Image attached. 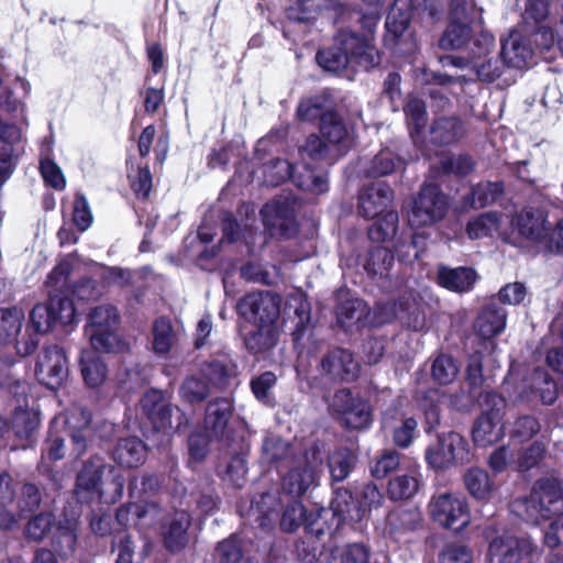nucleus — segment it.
<instances>
[{"label": "nucleus", "mask_w": 563, "mask_h": 563, "mask_svg": "<svg viewBox=\"0 0 563 563\" xmlns=\"http://www.w3.org/2000/svg\"><path fill=\"white\" fill-rule=\"evenodd\" d=\"M335 24L339 31L332 47L319 51L318 64L325 70L338 73L349 65H357L366 70L377 66L380 56L372 44L379 16L375 13L363 14L350 10L339 2L332 3Z\"/></svg>", "instance_id": "obj_1"}, {"label": "nucleus", "mask_w": 563, "mask_h": 563, "mask_svg": "<svg viewBox=\"0 0 563 563\" xmlns=\"http://www.w3.org/2000/svg\"><path fill=\"white\" fill-rule=\"evenodd\" d=\"M512 511L534 525L559 516L544 532L543 541L551 549L563 544V484L560 479L545 477L537 481L529 496L512 503Z\"/></svg>", "instance_id": "obj_2"}, {"label": "nucleus", "mask_w": 563, "mask_h": 563, "mask_svg": "<svg viewBox=\"0 0 563 563\" xmlns=\"http://www.w3.org/2000/svg\"><path fill=\"white\" fill-rule=\"evenodd\" d=\"M328 514L329 510L324 508H318L307 514L298 499L284 500L278 490H269L253 497L247 516L263 531H271L279 519L283 531L294 532L303 522L306 528L310 521H314L316 527L322 526L320 519Z\"/></svg>", "instance_id": "obj_3"}, {"label": "nucleus", "mask_w": 563, "mask_h": 563, "mask_svg": "<svg viewBox=\"0 0 563 563\" xmlns=\"http://www.w3.org/2000/svg\"><path fill=\"white\" fill-rule=\"evenodd\" d=\"M47 299L36 303L29 314V327L37 333H47L63 320L70 308V254L62 255L43 284Z\"/></svg>", "instance_id": "obj_4"}, {"label": "nucleus", "mask_w": 563, "mask_h": 563, "mask_svg": "<svg viewBox=\"0 0 563 563\" xmlns=\"http://www.w3.org/2000/svg\"><path fill=\"white\" fill-rule=\"evenodd\" d=\"M327 451L324 444L314 442L303 454L292 457L283 476L282 489L289 498L297 499L319 484Z\"/></svg>", "instance_id": "obj_5"}, {"label": "nucleus", "mask_w": 563, "mask_h": 563, "mask_svg": "<svg viewBox=\"0 0 563 563\" xmlns=\"http://www.w3.org/2000/svg\"><path fill=\"white\" fill-rule=\"evenodd\" d=\"M410 0H395L386 19L385 45L399 54H411L417 42L410 31Z\"/></svg>", "instance_id": "obj_6"}, {"label": "nucleus", "mask_w": 563, "mask_h": 563, "mask_svg": "<svg viewBox=\"0 0 563 563\" xmlns=\"http://www.w3.org/2000/svg\"><path fill=\"white\" fill-rule=\"evenodd\" d=\"M449 209V199L434 184H424L412 200L408 221L411 227H430L441 221Z\"/></svg>", "instance_id": "obj_7"}, {"label": "nucleus", "mask_w": 563, "mask_h": 563, "mask_svg": "<svg viewBox=\"0 0 563 563\" xmlns=\"http://www.w3.org/2000/svg\"><path fill=\"white\" fill-rule=\"evenodd\" d=\"M330 410L350 429H368L373 422V409L369 401L346 388L335 391Z\"/></svg>", "instance_id": "obj_8"}, {"label": "nucleus", "mask_w": 563, "mask_h": 563, "mask_svg": "<svg viewBox=\"0 0 563 563\" xmlns=\"http://www.w3.org/2000/svg\"><path fill=\"white\" fill-rule=\"evenodd\" d=\"M399 319L406 327L415 331L424 325V317L420 314L416 297L412 292L402 295L397 301L377 302L371 310L369 327H379Z\"/></svg>", "instance_id": "obj_9"}, {"label": "nucleus", "mask_w": 563, "mask_h": 563, "mask_svg": "<svg viewBox=\"0 0 563 563\" xmlns=\"http://www.w3.org/2000/svg\"><path fill=\"white\" fill-rule=\"evenodd\" d=\"M280 296L272 291H254L238 302L239 313L254 325L277 324L280 316Z\"/></svg>", "instance_id": "obj_10"}, {"label": "nucleus", "mask_w": 563, "mask_h": 563, "mask_svg": "<svg viewBox=\"0 0 563 563\" xmlns=\"http://www.w3.org/2000/svg\"><path fill=\"white\" fill-rule=\"evenodd\" d=\"M429 511L440 526L454 531L464 529L471 518L466 499L451 493L433 496L429 503Z\"/></svg>", "instance_id": "obj_11"}, {"label": "nucleus", "mask_w": 563, "mask_h": 563, "mask_svg": "<svg viewBox=\"0 0 563 563\" xmlns=\"http://www.w3.org/2000/svg\"><path fill=\"white\" fill-rule=\"evenodd\" d=\"M427 463L435 470H444L468 461L467 441L457 432L438 435L437 442L426 450Z\"/></svg>", "instance_id": "obj_12"}, {"label": "nucleus", "mask_w": 563, "mask_h": 563, "mask_svg": "<svg viewBox=\"0 0 563 563\" xmlns=\"http://www.w3.org/2000/svg\"><path fill=\"white\" fill-rule=\"evenodd\" d=\"M65 454V438L51 427L41 450V460L37 464V470L42 476L49 481L55 490H59L63 487L68 475L66 467L58 468L56 466V463L62 461Z\"/></svg>", "instance_id": "obj_13"}, {"label": "nucleus", "mask_w": 563, "mask_h": 563, "mask_svg": "<svg viewBox=\"0 0 563 563\" xmlns=\"http://www.w3.org/2000/svg\"><path fill=\"white\" fill-rule=\"evenodd\" d=\"M261 216L272 235L288 239L297 232L294 202L288 198L265 203L261 209Z\"/></svg>", "instance_id": "obj_14"}, {"label": "nucleus", "mask_w": 563, "mask_h": 563, "mask_svg": "<svg viewBox=\"0 0 563 563\" xmlns=\"http://www.w3.org/2000/svg\"><path fill=\"white\" fill-rule=\"evenodd\" d=\"M66 352L57 344L45 345L37 356L35 374L47 379L46 385L54 388L59 386L68 375Z\"/></svg>", "instance_id": "obj_15"}, {"label": "nucleus", "mask_w": 563, "mask_h": 563, "mask_svg": "<svg viewBox=\"0 0 563 563\" xmlns=\"http://www.w3.org/2000/svg\"><path fill=\"white\" fill-rule=\"evenodd\" d=\"M418 422L412 417L402 418L397 408H388L383 412L382 428L385 431L393 432V441L400 449H407L411 445L416 433Z\"/></svg>", "instance_id": "obj_16"}, {"label": "nucleus", "mask_w": 563, "mask_h": 563, "mask_svg": "<svg viewBox=\"0 0 563 563\" xmlns=\"http://www.w3.org/2000/svg\"><path fill=\"white\" fill-rule=\"evenodd\" d=\"M531 550L532 543L529 539L504 534L490 541L488 554L499 563H519L522 555Z\"/></svg>", "instance_id": "obj_17"}, {"label": "nucleus", "mask_w": 563, "mask_h": 563, "mask_svg": "<svg viewBox=\"0 0 563 563\" xmlns=\"http://www.w3.org/2000/svg\"><path fill=\"white\" fill-rule=\"evenodd\" d=\"M394 191L385 183H375L364 187L358 196V211L369 219L380 214L393 201Z\"/></svg>", "instance_id": "obj_18"}, {"label": "nucleus", "mask_w": 563, "mask_h": 563, "mask_svg": "<svg viewBox=\"0 0 563 563\" xmlns=\"http://www.w3.org/2000/svg\"><path fill=\"white\" fill-rule=\"evenodd\" d=\"M500 55L505 65L521 69L532 63L533 49L520 32L511 31L508 37L501 41Z\"/></svg>", "instance_id": "obj_19"}, {"label": "nucleus", "mask_w": 563, "mask_h": 563, "mask_svg": "<svg viewBox=\"0 0 563 563\" xmlns=\"http://www.w3.org/2000/svg\"><path fill=\"white\" fill-rule=\"evenodd\" d=\"M321 368L332 379L349 382L357 377L360 366L351 352L344 349H334L322 358Z\"/></svg>", "instance_id": "obj_20"}, {"label": "nucleus", "mask_w": 563, "mask_h": 563, "mask_svg": "<svg viewBox=\"0 0 563 563\" xmlns=\"http://www.w3.org/2000/svg\"><path fill=\"white\" fill-rule=\"evenodd\" d=\"M511 225L531 242L543 243L548 238L545 216L540 210L523 209L512 218Z\"/></svg>", "instance_id": "obj_21"}, {"label": "nucleus", "mask_w": 563, "mask_h": 563, "mask_svg": "<svg viewBox=\"0 0 563 563\" xmlns=\"http://www.w3.org/2000/svg\"><path fill=\"white\" fill-rule=\"evenodd\" d=\"M320 132L330 144L336 147L340 155H344L354 144L353 132L347 129L342 118L335 112L322 115Z\"/></svg>", "instance_id": "obj_22"}, {"label": "nucleus", "mask_w": 563, "mask_h": 563, "mask_svg": "<svg viewBox=\"0 0 563 563\" xmlns=\"http://www.w3.org/2000/svg\"><path fill=\"white\" fill-rule=\"evenodd\" d=\"M371 309L360 298H351L342 302L336 309V319L346 331L360 330L369 325Z\"/></svg>", "instance_id": "obj_23"}, {"label": "nucleus", "mask_w": 563, "mask_h": 563, "mask_svg": "<svg viewBox=\"0 0 563 563\" xmlns=\"http://www.w3.org/2000/svg\"><path fill=\"white\" fill-rule=\"evenodd\" d=\"M504 435L501 413L483 412L476 420L472 437L477 446H488L497 442Z\"/></svg>", "instance_id": "obj_24"}, {"label": "nucleus", "mask_w": 563, "mask_h": 563, "mask_svg": "<svg viewBox=\"0 0 563 563\" xmlns=\"http://www.w3.org/2000/svg\"><path fill=\"white\" fill-rule=\"evenodd\" d=\"M112 455L113 460L122 467H139L146 461L147 446L137 437H129L118 442Z\"/></svg>", "instance_id": "obj_25"}, {"label": "nucleus", "mask_w": 563, "mask_h": 563, "mask_svg": "<svg viewBox=\"0 0 563 563\" xmlns=\"http://www.w3.org/2000/svg\"><path fill=\"white\" fill-rule=\"evenodd\" d=\"M290 444L277 435L265 437L262 444L261 462L275 465L279 473L289 464L292 457H297Z\"/></svg>", "instance_id": "obj_26"}, {"label": "nucleus", "mask_w": 563, "mask_h": 563, "mask_svg": "<svg viewBox=\"0 0 563 563\" xmlns=\"http://www.w3.org/2000/svg\"><path fill=\"white\" fill-rule=\"evenodd\" d=\"M152 350L158 357L166 358L180 341V334L176 331L169 319L158 318L152 328Z\"/></svg>", "instance_id": "obj_27"}, {"label": "nucleus", "mask_w": 563, "mask_h": 563, "mask_svg": "<svg viewBox=\"0 0 563 563\" xmlns=\"http://www.w3.org/2000/svg\"><path fill=\"white\" fill-rule=\"evenodd\" d=\"M101 479V465L87 463L77 475L76 489L73 494L80 503H90L101 498L99 483Z\"/></svg>", "instance_id": "obj_28"}, {"label": "nucleus", "mask_w": 563, "mask_h": 563, "mask_svg": "<svg viewBox=\"0 0 563 563\" xmlns=\"http://www.w3.org/2000/svg\"><path fill=\"white\" fill-rule=\"evenodd\" d=\"M507 312L496 305H486L475 321V330L483 339H492L498 335L506 327Z\"/></svg>", "instance_id": "obj_29"}, {"label": "nucleus", "mask_w": 563, "mask_h": 563, "mask_svg": "<svg viewBox=\"0 0 563 563\" xmlns=\"http://www.w3.org/2000/svg\"><path fill=\"white\" fill-rule=\"evenodd\" d=\"M464 135V124L455 117L438 118L430 128V141L440 146L454 144Z\"/></svg>", "instance_id": "obj_30"}, {"label": "nucleus", "mask_w": 563, "mask_h": 563, "mask_svg": "<svg viewBox=\"0 0 563 563\" xmlns=\"http://www.w3.org/2000/svg\"><path fill=\"white\" fill-rule=\"evenodd\" d=\"M298 188L314 195H320L329 189L327 173L314 169L306 163L296 164L291 180Z\"/></svg>", "instance_id": "obj_31"}, {"label": "nucleus", "mask_w": 563, "mask_h": 563, "mask_svg": "<svg viewBox=\"0 0 563 563\" xmlns=\"http://www.w3.org/2000/svg\"><path fill=\"white\" fill-rule=\"evenodd\" d=\"M323 534V525L316 527L314 521L308 523L305 538L295 545V553L301 563H317L319 561L323 551V543L319 539Z\"/></svg>", "instance_id": "obj_32"}, {"label": "nucleus", "mask_w": 563, "mask_h": 563, "mask_svg": "<svg viewBox=\"0 0 563 563\" xmlns=\"http://www.w3.org/2000/svg\"><path fill=\"white\" fill-rule=\"evenodd\" d=\"M404 161L394 151L386 147L380 150L363 165V172L366 177H384L402 168Z\"/></svg>", "instance_id": "obj_33"}, {"label": "nucleus", "mask_w": 563, "mask_h": 563, "mask_svg": "<svg viewBox=\"0 0 563 563\" xmlns=\"http://www.w3.org/2000/svg\"><path fill=\"white\" fill-rule=\"evenodd\" d=\"M476 272L468 267L449 268L445 266L439 267L438 280L439 284L455 292L468 291L473 288L476 280Z\"/></svg>", "instance_id": "obj_34"}, {"label": "nucleus", "mask_w": 563, "mask_h": 563, "mask_svg": "<svg viewBox=\"0 0 563 563\" xmlns=\"http://www.w3.org/2000/svg\"><path fill=\"white\" fill-rule=\"evenodd\" d=\"M231 412L232 406L228 398H218L208 404L205 427L212 437H223Z\"/></svg>", "instance_id": "obj_35"}, {"label": "nucleus", "mask_w": 563, "mask_h": 563, "mask_svg": "<svg viewBox=\"0 0 563 563\" xmlns=\"http://www.w3.org/2000/svg\"><path fill=\"white\" fill-rule=\"evenodd\" d=\"M278 324L255 325L244 339L247 351L252 354H263L272 350L278 341Z\"/></svg>", "instance_id": "obj_36"}, {"label": "nucleus", "mask_w": 563, "mask_h": 563, "mask_svg": "<svg viewBox=\"0 0 563 563\" xmlns=\"http://www.w3.org/2000/svg\"><path fill=\"white\" fill-rule=\"evenodd\" d=\"M190 526V516L181 510L176 511L164 532L165 547L172 551H180L188 542L187 529Z\"/></svg>", "instance_id": "obj_37"}, {"label": "nucleus", "mask_w": 563, "mask_h": 563, "mask_svg": "<svg viewBox=\"0 0 563 563\" xmlns=\"http://www.w3.org/2000/svg\"><path fill=\"white\" fill-rule=\"evenodd\" d=\"M79 363L84 382L88 387H98L106 380L107 365L97 351H84Z\"/></svg>", "instance_id": "obj_38"}, {"label": "nucleus", "mask_w": 563, "mask_h": 563, "mask_svg": "<svg viewBox=\"0 0 563 563\" xmlns=\"http://www.w3.org/2000/svg\"><path fill=\"white\" fill-rule=\"evenodd\" d=\"M287 308L294 310L295 313V329L292 332L294 341L297 343L303 336L310 323V303L305 294L299 290H294L288 295Z\"/></svg>", "instance_id": "obj_39"}, {"label": "nucleus", "mask_w": 563, "mask_h": 563, "mask_svg": "<svg viewBox=\"0 0 563 563\" xmlns=\"http://www.w3.org/2000/svg\"><path fill=\"white\" fill-rule=\"evenodd\" d=\"M504 192L501 181H485L472 187L471 192L464 198V205L471 208H484L495 202Z\"/></svg>", "instance_id": "obj_40"}, {"label": "nucleus", "mask_w": 563, "mask_h": 563, "mask_svg": "<svg viewBox=\"0 0 563 563\" xmlns=\"http://www.w3.org/2000/svg\"><path fill=\"white\" fill-rule=\"evenodd\" d=\"M24 321L22 309L16 307L0 308V345L16 341Z\"/></svg>", "instance_id": "obj_41"}, {"label": "nucleus", "mask_w": 563, "mask_h": 563, "mask_svg": "<svg viewBox=\"0 0 563 563\" xmlns=\"http://www.w3.org/2000/svg\"><path fill=\"white\" fill-rule=\"evenodd\" d=\"M442 397L443 394L438 388H428L427 390L418 389L416 391V400L426 416L427 432H430L431 429L440 423L439 404Z\"/></svg>", "instance_id": "obj_42"}, {"label": "nucleus", "mask_w": 563, "mask_h": 563, "mask_svg": "<svg viewBox=\"0 0 563 563\" xmlns=\"http://www.w3.org/2000/svg\"><path fill=\"white\" fill-rule=\"evenodd\" d=\"M219 467L224 482L236 488L245 485L247 467L245 453L242 450L232 452Z\"/></svg>", "instance_id": "obj_43"}, {"label": "nucleus", "mask_w": 563, "mask_h": 563, "mask_svg": "<svg viewBox=\"0 0 563 563\" xmlns=\"http://www.w3.org/2000/svg\"><path fill=\"white\" fill-rule=\"evenodd\" d=\"M330 506L332 515L339 517L340 520L362 519V508L357 506L352 493L345 488L334 490Z\"/></svg>", "instance_id": "obj_44"}, {"label": "nucleus", "mask_w": 563, "mask_h": 563, "mask_svg": "<svg viewBox=\"0 0 563 563\" xmlns=\"http://www.w3.org/2000/svg\"><path fill=\"white\" fill-rule=\"evenodd\" d=\"M394 264V254L385 246H374L364 264L365 271L379 279L387 278Z\"/></svg>", "instance_id": "obj_45"}, {"label": "nucleus", "mask_w": 563, "mask_h": 563, "mask_svg": "<svg viewBox=\"0 0 563 563\" xmlns=\"http://www.w3.org/2000/svg\"><path fill=\"white\" fill-rule=\"evenodd\" d=\"M464 484L470 495L478 500L488 499L493 492V482L488 473L479 467H472L465 473Z\"/></svg>", "instance_id": "obj_46"}, {"label": "nucleus", "mask_w": 563, "mask_h": 563, "mask_svg": "<svg viewBox=\"0 0 563 563\" xmlns=\"http://www.w3.org/2000/svg\"><path fill=\"white\" fill-rule=\"evenodd\" d=\"M531 394L539 397L543 405H552L558 397L556 383L544 369H534L530 379Z\"/></svg>", "instance_id": "obj_47"}, {"label": "nucleus", "mask_w": 563, "mask_h": 563, "mask_svg": "<svg viewBox=\"0 0 563 563\" xmlns=\"http://www.w3.org/2000/svg\"><path fill=\"white\" fill-rule=\"evenodd\" d=\"M422 516L418 509H400L388 515L387 523L391 533H405L417 530L421 525Z\"/></svg>", "instance_id": "obj_48"}, {"label": "nucleus", "mask_w": 563, "mask_h": 563, "mask_svg": "<svg viewBox=\"0 0 563 563\" xmlns=\"http://www.w3.org/2000/svg\"><path fill=\"white\" fill-rule=\"evenodd\" d=\"M325 457L329 459V471L335 482H343L352 472L357 460L356 455L345 448L336 450L330 456L327 454Z\"/></svg>", "instance_id": "obj_49"}, {"label": "nucleus", "mask_w": 563, "mask_h": 563, "mask_svg": "<svg viewBox=\"0 0 563 563\" xmlns=\"http://www.w3.org/2000/svg\"><path fill=\"white\" fill-rule=\"evenodd\" d=\"M404 111L410 130V136L415 143H418L428 119L426 104L418 98H410L407 101Z\"/></svg>", "instance_id": "obj_50"}, {"label": "nucleus", "mask_w": 563, "mask_h": 563, "mask_svg": "<svg viewBox=\"0 0 563 563\" xmlns=\"http://www.w3.org/2000/svg\"><path fill=\"white\" fill-rule=\"evenodd\" d=\"M369 549L363 543L335 547L330 551L328 563H367Z\"/></svg>", "instance_id": "obj_51"}, {"label": "nucleus", "mask_w": 563, "mask_h": 563, "mask_svg": "<svg viewBox=\"0 0 563 563\" xmlns=\"http://www.w3.org/2000/svg\"><path fill=\"white\" fill-rule=\"evenodd\" d=\"M471 22L453 20L440 38V46L444 49H459L471 38Z\"/></svg>", "instance_id": "obj_52"}, {"label": "nucleus", "mask_w": 563, "mask_h": 563, "mask_svg": "<svg viewBox=\"0 0 563 563\" xmlns=\"http://www.w3.org/2000/svg\"><path fill=\"white\" fill-rule=\"evenodd\" d=\"M119 313L111 305H101L93 308L88 317V334L106 329H117Z\"/></svg>", "instance_id": "obj_53"}, {"label": "nucleus", "mask_w": 563, "mask_h": 563, "mask_svg": "<svg viewBox=\"0 0 563 563\" xmlns=\"http://www.w3.org/2000/svg\"><path fill=\"white\" fill-rule=\"evenodd\" d=\"M420 488V479L415 474H405L389 481L387 493L393 500L412 498Z\"/></svg>", "instance_id": "obj_54"}, {"label": "nucleus", "mask_w": 563, "mask_h": 563, "mask_svg": "<svg viewBox=\"0 0 563 563\" xmlns=\"http://www.w3.org/2000/svg\"><path fill=\"white\" fill-rule=\"evenodd\" d=\"M277 377L273 372H264L251 380V389L255 398L265 406L274 407L276 399L274 396V387Z\"/></svg>", "instance_id": "obj_55"}, {"label": "nucleus", "mask_w": 563, "mask_h": 563, "mask_svg": "<svg viewBox=\"0 0 563 563\" xmlns=\"http://www.w3.org/2000/svg\"><path fill=\"white\" fill-rule=\"evenodd\" d=\"M40 427V415L35 411H16L12 420V429L16 438L27 442L32 441Z\"/></svg>", "instance_id": "obj_56"}, {"label": "nucleus", "mask_w": 563, "mask_h": 563, "mask_svg": "<svg viewBox=\"0 0 563 563\" xmlns=\"http://www.w3.org/2000/svg\"><path fill=\"white\" fill-rule=\"evenodd\" d=\"M460 372V364L450 355L440 354L431 367L433 380L439 385H449L454 382Z\"/></svg>", "instance_id": "obj_57"}, {"label": "nucleus", "mask_w": 563, "mask_h": 563, "mask_svg": "<svg viewBox=\"0 0 563 563\" xmlns=\"http://www.w3.org/2000/svg\"><path fill=\"white\" fill-rule=\"evenodd\" d=\"M91 350L108 353H118L126 349V344L115 333V329H106L98 332H90Z\"/></svg>", "instance_id": "obj_58"}, {"label": "nucleus", "mask_w": 563, "mask_h": 563, "mask_svg": "<svg viewBox=\"0 0 563 563\" xmlns=\"http://www.w3.org/2000/svg\"><path fill=\"white\" fill-rule=\"evenodd\" d=\"M398 221V213L388 211L369 227V239L379 242L393 238L397 231Z\"/></svg>", "instance_id": "obj_59"}, {"label": "nucleus", "mask_w": 563, "mask_h": 563, "mask_svg": "<svg viewBox=\"0 0 563 563\" xmlns=\"http://www.w3.org/2000/svg\"><path fill=\"white\" fill-rule=\"evenodd\" d=\"M499 227V216L496 212H485L467 223V234L471 239L490 235Z\"/></svg>", "instance_id": "obj_60"}, {"label": "nucleus", "mask_w": 563, "mask_h": 563, "mask_svg": "<svg viewBox=\"0 0 563 563\" xmlns=\"http://www.w3.org/2000/svg\"><path fill=\"white\" fill-rule=\"evenodd\" d=\"M295 165L287 159L277 158L265 165L264 179L271 186H278L287 179L292 180Z\"/></svg>", "instance_id": "obj_61"}, {"label": "nucleus", "mask_w": 563, "mask_h": 563, "mask_svg": "<svg viewBox=\"0 0 563 563\" xmlns=\"http://www.w3.org/2000/svg\"><path fill=\"white\" fill-rule=\"evenodd\" d=\"M55 517L52 512H40L29 520L25 527V537L29 540L41 541L54 526Z\"/></svg>", "instance_id": "obj_62"}, {"label": "nucleus", "mask_w": 563, "mask_h": 563, "mask_svg": "<svg viewBox=\"0 0 563 563\" xmlns=\"http://www.w3.org/2000/svg\"><path fill=\"white\" fill-rule=\"evenodd\" d=\"M328 99L323 96H316L302 100L297 109V117L301 121L311 122L328 113L325 111Z\"/></svg>", "instance_id": "obj_63"}, {"label": "nucleus", "mask_w": 563, "mask_h": 563, "mask_svg": "<svg viewBox=\"0 0 563 563\" xmlns=\"http://www.w3.org/2000/svg\"><path fill=\"white\" fill-rule=\"evenodd\" d=\"M129 180L133 192L141 198H146L152 189V175L147 166H137L134 168L131 164L129 168Z\"/></svg>", "instance_id": "obj_64"}]
</instances>
